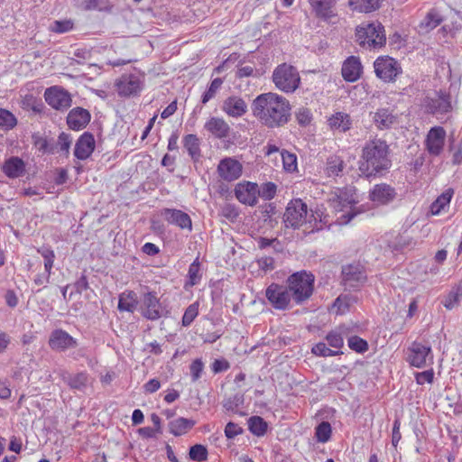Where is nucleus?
<instances>
[{"instance_id":"obj_1","label":"nucleus","mask_w":462,"mask_h":462,"mask_svg":"<svg viewBox=\"0 0 462 462\" xmlns=\"http://www.w3.org/2000/svg\"><path fill=\"white\" fill-rule=\"evenodd\" d=\"M251 109L253 116L268 129L282 128L291 118V106L289 100L273 92L257 96L253 100Z\"/></svg>"},{"instance_id":"obj_2","label":"nucleus","mask_w":462,"mask_h":462,"mask_svg":"<svg viewBox=\"0 0 462 462\" xmlns=\"http://www.w3.org/2000/svg\"><path fill=\"white\" fill-rule=\"evenodd\" d=\"M392 164L391 150L386 141L374 139L367 142L362 149L358 171L365 179H377L385 176Z\"/></svg>"},{"instance_id":"obj_3","label":"nucleus","mask_w":462,"mask_h":462,"mask_svg":"<svg viewBox=\"0 0 462 462\" xmlns=\"http://www.w3.org/2000/svg\"><path fill=\"white\" fill-rule=\"evenodd\" d=\"M323 213L320 210L312 212L308 215V206L300 199H292L289 202L283 214V223L286 227L298 229L304 223L310 224V232L319 231L322 229L321 223H327L322 219Z\"/></svg>"},{"instance_id":"obj_4","label":"nucleus","mask_w":462,"mask_h":462,"mask_svg":"<svg viewBox=\"0 0 462 462\" xmlns=\"http://www.w3.org/2000/svg\"><path fill=\"white\" fill-rule=\"evenodd\" d=\"M315 276L306 270L295 272L288 276L286 284L292 300L300 305L308 300L314 291Z\"/></svg>"},{"instance_id":"obj_5","label":"nucleus","mask_w":462,"mask_h":462,"mask_svg":"<svg viewBox=\"0 0 462 462\" xmlns=\"http://www.w3.org/2000/svg\"><path fill=\"white\" fill-rule=\"evenodd\" d=\"M356 40L362 47L382 48L386 43L384 26L378 21L362 23L356 29Z\"/></svg>"},{"instance_id":"obj_6","label":"nucleus","mask_w":462,"mask_h":462,"mask_svg":"<svg viewBox=\"0 0 462 462\" xmlns=\"http://www.w3.org/2000/svg\"><path fill=\"white\" fill-rule=\"evenodd\" d=\"M421 107L425 114L442 120L444 116L452 111L451 95L445 90L435 91L433 95L427 94L421 100Z\"/></svg>"},{"instance_id":"obj_7","label":"nucleus","mask_w":462,"mask_h":462,"mask_svg":"<svg viewBox=\"0 0 462 462\" xmlns=\"http://www.w3.org/2000/svg\"><path fill=\"white\" fill-rule=\"evenodd\" d=\"M273 82L275 87L284 93H293L299 88L300 77L298 69L288 63L278 65L273 72Z\"/></svg>"},{"instance_id":"obj_8","label":"nucleus","mask_w":462,"mask_h":462,"mask_svg":"<svg viewBox=\"0 0 462 462\" xmlns=\"http://www.w3.org/2000/svg\"><path fill=\"white\" fill-rule=\"evenodd\" d=\"M141 314L146 319L154 321L161 318H169L171 308L165 300L158 298L156 291H147L142 295Z\"/></svg>"},{"instance_id":"obj_9","label":"nucleus","mask_w":462,"mask_h":462,"mask_svg":"<svg viewBox=\"0 0 462 462\" xmlns=\"http://www.w3.org/2000/svg\"><path fill=\"white\" fill-rule=\"evenodd\" d=\"M374 69L376 77L385 83L396 81L402 73L399 61L388 55L378 57L374 62Z\"/></svg>"},{"instance_id":"obj_10","label":"nucleus","mask_w":462,"mask_h":462,"mask_svg":"<svg viewBox=\"0 0 462 462\" xmlns=\"http://www.w3.org/2000/svg\"><path fill=\"white\" fill-rule=\"evenodd\" d=\"M265 297L274 310H286L291 308L292 298L287 284L272 282L265 290Z\"/></svg>"},{"instance_id":"obj_11","label":"nucleus","mask_w":462,"mask_h":462,"mask_svg":"<svg viewBox=\"0 0 462 462\" xmlns=\"http://www.w3.org/2000/svg\"><path fill=\"white\" fill-rule=\"evenodd\" d=\"M46 103L53 109L64 112L72 105L71 94L60 86H52L45 89Z\"/></svg>"},{"instance_id":"obj_12","label":"nucleus","mask_w":462,"mask_h":462,"mask_svg":"<svg viewBox=\"0 0 462 462\" xmlns=\"http://www.w3.org/2000/svg\"><path fill=\"white\" fill-rule=\"evenodd\" d=\"M408 363L414 367L423 368L433 364V354L430 346L414 341L408 348Z\"/></svg>"},{"instance_id":"obj_13","label":"nucleus","mask_w":462,"mask_h":462,"mask_svg":"<svg viewBox=\"0 0 462 462\" xmlns=\"http://www.w3.org/2000/svg\"><path fill=\"white\" fill-rule=\"evenodd\" d=\"M366 273L360 263H350L342 267V282L346 288L356 291L366 281Z\"/></svg>"},{"instance_id":"obj_14","label":"nucleus","mask_w":462,"mask_h":462,"mask_svg":"<svg viewBox=\"0 0 462 462\" xmlns=\"http://www.w3.org/2000/svg\"><path fill=\"white\" fill-rule=\"evenodd\" d=\"M368 198L377 207L387 206L395 200L397 191L390 184L383 182L374 185L369 190Z\"/></svg>"},{"instance_id":"obj_15","label":"nucleus","mask_w":462,"mask_h":462,"mask_svg":"<svg viewBox=\"0 0 462 462\" xmlns=\"http://www.w3.org/2000/svg\"><path fill=\"white\" fill-rule=\"evenodd\" d=\"M48 344L52 350L59 352L76 348L79 345L76 338L61 328H57L51 331Z\"/></svg>"},{"instance_id":"obj_16","label":"nucleus","mask_w":462,"mask_h":462,"mask_svg":"<svg viewBox=\"0 0 462 462\" xmlns=\"http://www.w3.org/2000/svg\"><path fill=\"white\" fill-rule=\"evenodd\" d=\"M446 131L442 126H433L428 132L425 139V146L428 152L433 156H439L444 148Z\"/></svg>"},{"instance_id":"obj_17","label":"nucleus","mask_w":462,"mask_h":462,"mask_svg":"<svg viewBox=\"0 0 462 462\" xmlns=\"http://www.w3.org/2000/svg\"><path fill=\"white\" fill-rule=\"evenodd\" d=\"M259 187L254 182H240L235 188V196L239 202L254 206L258 202Z\"/></svg>"},{"instance_id":"obj_18","label":"nucleus","mask_w":462,"mask_h":462,"mask_svg":"<svg viewBox=\"0 0 462 462\" xmlns=\"http://www.w3.org/2000/svg\"><path fill=\"white\" fill-rule=\"evenodd\" d=\"M90 120V112L81 106L72 108L66 117L67 125L72 131L83 130L89 124Z\"/></svg>"},{"instance_id":"obj_19","label":"nucleus","mask_w":462,"mask_h":462,"mask_svg":"<svg viewBox=\"0 0 462 462\" xmlns=\"http://www.w3.org/2000/svg\"><path fill=\"white\" fill-rule=\"evenodd\" d=\"M161 216L171 225L177 226L180 229L192 230V220L189 215L180 209L165 208L162 209Z\"/></svg>"},{"instance_id":"obj_20","label":"nucleus","mask_w":462,"mask_h":462,"mask_svg":"<svg viewBox=\"0 0 462 462\" xmlns=\"http://www.w3.org/2000/svg\"><path fill=\"white\" fill-rule=\"evenodd\" d=\"M242 164L237 160L227 157L219 162L217 172L223 180L233 181L242 175Z\"/></svg>"},{"instance_id":"obj_21","label":"nucleus","mask_w":462,"mask_h":462,"mask_svg":"<svg viewBox=\"0 0 462 462\" xmlns=\"http://www.w3.org/2000/svg\"><path fill=\"white\" fill-rule=\"evenodd\" d=\"M95 147L96 141L93 134L84 132L75 143L74 156L79 160L85 161L91 156Z\"/></svg>"},{"instance_id":"obj_22","label":"nucleus","mask_w":462,"mask_h":462,"mask_svg":"<svg viewBox=\"0 0 462 462\" xmlns=\"http://www.w3.org/2000/svg\"><path fill=\"white\" fill-rule=\"evenodd\" d=\"M362 73L363 66L358 57L349 56L343 62L341 74L346 82L353 83L357 81L360 79Z\"/></svg>"},{"instance_id":"obj_23","label":"nucleus","mask_w":462,"mask_h":462,"mask_svg":"<svg viewBox=\"0 0 462 462\" xmlns=\"http://www.w3.org/2000/svg\"><path fill=\"white\" fill-rule=\"evenodd\" d=\"M222 110L232 117H241L247 112L245 101L237 96H230L223 101Z\"/></svg>"},{"instance_id":"obj_24","label":"nucleus","mask_w":462,"mask_h":462,"mask_svg":"<svg viewBox=\"0 0 462 462\" xmlns=\"http://www.w3.org/2000/svg\"><path fill=\"white\" fill-rule=\"evenodd\" d=\"M204 128L217 139L227 138L231 128L229 125L220 117L212 116L204 125Z\"/></svg>"},{"instance_id":"obj_25","label":"nucleus","mask_w":462,"mask_h":462,"mask_svg":"<svg viewBox=\"0 0 462 462\" xmlns=\"http://www.w3.org/2000/svg\"><path fill=\"white\" fill-rule=\"evenodd\" d=\"M25 168V162L18 156H11L7 158L2 165L3 172L9 179H16L23 176L26 171Z\"/></svg>"},{"instance_id":"obj_26","label":"nucleus","mask_w":462,"mask_h":462,"mask_svg":"<svg viewBox=\"0 0 462 462\" xmlns=\"http://www.w3.org/2000/svg\"><path fill=\"white\" fill-rule=\"evenodd\" d=\"M316 17L325 21L335 16L336 0H308Z\"/></svg>"},{"instance_id":"obj_27","label":"nucleus","mask_w":462,"mask_h":462,"mask_svg":"<svg viewBox=\"0 0 462 462\" xmlns=\"http://www.w3.org/2000/svg\"><path fill=\"white\" fill-rule=\"evenodd\" d=\"M119 96L130 97L141 91V81L136 76L123 77L116 83Z\"/></svg>"},{"instance_id":"obj_28","label":"nucleus","mask_w":462,"mask_h":462,"mask_svg":"<svg viewBox=\"0 0 462 462\" xmlns=\"http://www.w3.org/2000/svg\"><path fill=\"white\" fill-rule=\"evenodd\" d=\"M373 120L380 130L389 129L396 123L397 116L389 107H381L376 110Z\"/></svg>"},{"instance_id":"obj_29","label":"nucleus","mask_w":462,"mask_h":462,"mask_svg":"<svg viewBox=\"0 0 462 462\" xmlns=\"http://www.w3.org/2000/svg\"><path fill=\"white\" fill-rule=\"evenodd\" d=\"M61 378L65 383H67L70 389L84 391L88 383L89 375L87 372H79L71 374L68 372L61 374Z\"/></svg>"},{"instance_id":"obj_30","label":"nucleus","mask_w":462,"mask_h":462,"mask_svg":"<svg viewBox=\"0 0 462 462\" xmlns=\"http://www.w3.org/2000/svg\"><path fill=\"white\" fill-rule=\"evenodd\" d=\"M196 425V420L192 419H187L184 417H179L175 420H171L168 423L169 431L175 437H180L186 434Z\"/></svg>"},{"instance_id":"obj_31","label":"nucleus","mask_w":462,"mask_h":462,"mask_svg":"<svg viewBox=\"0 0 462 462\" xmlns=\"http://www.w3.org/2000/svg\"><path fill=\"white\" fill-rule=\"evenodd\" d=\"M182 143L191 160L198 162L201 157L199 138L194 134H189L183 137Z\"/></svg>"},{"instance_id":"obj_32","label":"nucleus","mask_w":462,"mask_h":462,"mask_svg":"<svg viewBox=\"0 0 462 462\" xmlns=\"http://www.w3.org/2000/svg\"><path fill=\"white\" fill-rule=\"evenodd\" d=\"M138 305L137 295L134 291L126 290L119 294L117 309L119 311L133 313Z\"/></svg>"},{"instance_id":"obj_33","label":"nucleus","mask_w":462,"mask_h":462,"mask_svg":"<svg viewBox=\"0 0 462 462\" xmlns=\"http://www.w3.org/2000/svg\"><path fill=\"white\" fill-rule=\"evenodd\" d=\"M328 125L331 129H337L345 133L351 128L352 120L348 114L337 112L329 117Z\"/></svg>"},{"instance_id":"obj_34","label":"nucleus","mask_w":462,"mask_h":462,"mask_svg":"<svg viewBox=\"0 0 462 462\" xmlns=\"http://www.w3.org/2000/svg\"><path fill=\"white\" fill-rule=\"evenodd\" d=\"M383 0H348V5L353 11L371 13L381 7Z\"/></svg>"},{"instance_id":"obj_35","label":"nucleus","mask_w":462,"mask_h":462,"mask_svg":"<svg viewBox=\"0 0 462 462\" xmlns=\"http://www.w3.org/2000/svg\"><path fill=\"white\" fill-rule=\"evenodd\" d=\"M247 424L249 431L256 437H263L267 433L268 423L261 416H251L247 420Z\"/></svg>"},{"instance_id":"obj_36","label":"nucleus","mask_w":462,"mask_h":462,"mask_svg":"<svg viewBox=\"0 0 462 462\" xmlns=\"http://www.w3.org/2000/svg\"><path fill=\"white\" fill-rule=\"evenodd\" d=\"M454 189L449 188L440 194L437 199L430 205L432 215H439L445 207L448 206L453 197Z\"/></svg>"},{"instance_id":"obj_37","label":"nucleus","mask_w":462,"mask_h":462,"mask_svg":"<svg viewBox=\"0 0 462 462\" xmlns=\"http://www.w3.org/2000/svg\"><path fill=\"white\" fill-rule=\"evenodd\" d=\"M200 273V263L199 257H197L193 263H190L188 271V281L185 282V288L192 287L199 283L201 280Z\"/></svg>"},{"instance_id":"obj_38","label":"nucleus","mask_w":462,"mask_h":462,"mask_svg":"<svg viewBox=\"0 0 462 462\" xmlns=\"http://www.w3.org/2000/svg\"><path fill=\"white\" fill-rule=\"evenodd\" d=\"M32 144L42 154L54 153V150H55L54 144H50L47 138L42 136L39 133L32 134Z\"/></svg>"},{"instance_id":"obj_39","label":"nucleus","mask_w":462,"mask_h":462,"mask_svg":"<svg viewBox=\"0 0 462 462\" xmlns=\"http://www.w3.org/2000/svg\"><path fill=\"white\" fill-rule=\"evenodd\" d=\"M17 125V118L9 110L0 108V128L5 131L14 129Z\"/></svg>"},{"instance_id":"obj_40","label":"nucleus","mask_w":462,"mask_h":462,"mask_svg":"<svg viewBox=\"0 0 462 462\" xmlns=\"http://www.w3.org/2000/svg\"><path fill=\"white\" fill-rule=\"evenodd\" d=\"M245 402V397L243 393H236L233 396L226 398L223 401V407L227 411H232L234 413H238L237 408L242 406ZM240 415H245L244 412H239Z\"/></svg>"},{"instance_id":"obj_41","label":"nucleus","mask_w":462,"mask_h":462,"mask_svg":"<svg viewBox=\"0 0 462 462\" xmlns=\"http://www.w3.org/2000/svg\"><path fill=\"white\" fill-rule=\"evenodd\" d=\"M345 163L340 157L333 155L327 159V172L329 176H339L344 170Z\"/></svg>"},{"instance_id":"obj_42","label":"nucleus","mask_w":462,"mask_h":462,"mask_svg":"<svg viewBox=\"0 0 462 462\" xmlns=\"http://www.w3.org/2000/svg\"><path fill=\"white\" fill-rule=\"evenodd\" d=\"M223 82L224 80L221 78H216L210 82L209 86L201 96V103L203 105H206L209 100L215 97L217 92L221 88Z\"/></svg>"},{"instance_id":"obj_43","label":"nucleus","mask_w":462,"mask_h":462,"mask_svg":"<svg viewBox=\"0 0 462 462\" xmlns=\"http://www.w3.org/2000/svg\"><path fill=\"white\" fill-rule=\"evenodd\" d=\"M332 432L331 425L328 421H321L315 428V437L318 442L326 443L330 439Z\"/></svg>"},{"instance_id":"obj_44","label":"nucleus","mask_w":462,"mask_h":462,"mask_svg":"<svg viewBox=\"0 0 462 462\" xmlns=\"http://www.w3.org/2000/svg\"><path fill=\"white\" fill-rule=\"evenodd\" d=\"M208 451L206 446L202 444H195L189 449V457L196 462H203L208 459Z\"/></svg>"},{"instance_id":"obj_45","label":"nucleus","mask_w":462,"mask_h":462,"mask_svg":"<svg viewBox=\"0 0 462 462\" xmlns=\"http://www.w3.org/2000/svg\"><path fill=\"white\" fill-rule=\"evenodd\" d=\"M281 155L284 171L287 172L297 171V155L284 149L281 152Z\"/></svg>"},{"instance_id":"obj_46","label":"nucleus","mask_w":462,"mask_h":462,"mask_svg":"<svg viewBox=\"0 0 462 462\" xmlns=\"http://www.w3.org/2000/svg\"><path fill=\"white\" fill-rule=\"evenodd\" d=\"M347 345L351 350L358 354H364L369 349L368 342L358 336H351L348 337Z\"/></svg>"},{"instance_id":"obj_47","label":"nucleus","mask_w":462,"mask_h":462,"mask_svg":"<svg viewBox=\"0 0 462 462\" xmlns=\"http://www.w3.org/2000/svg\"><path fill=\"white\" fill-rule=\"evenodd\" d=\"M199 307V302L195 301L185 310L184 314L181 319V325L183 327L190 326L191 323L194 321V319L198 317Z\"/></svg>"},{"instance_id":"obj_48","label":"nucleus","mask_w":462,"mask_h":462,"mask_svg":"<svg viewBox=\"0 0 462 462\" xmlns=\"http://www.w3.org/2000/svg\"><path fill=\"white\" fill-rule=\"evenodd\" d=\"M312 353L318 356H335L343 354L342 351L339 350H332L327 346V344L324 342H319L312 347Z\"/></svg>"},{"instance_id":"obj_49","label":"nucleus","mask_w":462,"mask_h":462,"mask_svg":"<svg viewBox=\"0 0 462 462\" xmlns=\"http://www.w3.org/2000/svg\"><path fill=\"white\" fill-rule=\"evenodd\" d=\"M38 253L41 254L44 259V269L46 273H51L55 258L53 250L50 246H42L38 249Z\"/></svg>"},{"instance_id":"obj_50","label":"nucleus","mask_w":462,"mask_h":462,"mask_svg":"<svg viewBox=\"0 0 462 462\" xmlns=\"http://www.w3.org/2000/svg\"><path fill=\"white\" fill-rule=\"evenodd\" d=\"M443 22L442 16L436 10H430L425 16L422 25L432 30L438 27Z\"/></svg>"},{"instance_id":"obj_51","label":"nucleus","mask_w":462,"mask_h":462,"mask_svg":"<svg viewBox=\"0 0 462 462\" xmlns=\"http://www.w3.org/2000/svg\"><path fill=\"white\" fill-rule=\"evenodd\" d=\"M295 118H296L297 123L301 127H306L310 125V123L313 119V116H312L311 111L309 108L300 107L295 112Z\"/></svg>"},{"instance_id":"obj_52","label":"nucleus","mask_w":462,"mask_h":462,"mask_svg":"<svg viewBox=\"0 0 462 462\" xmlns=\"http://www.w3.org/2000/svg\"><path fill=\"white\" fill-rule=\"evenodd\" d=\"M277 186L275 183L268 181L263 183L259 188L258 197L263 198L265 200H271L276 195Z\"/></svg>"},{"instance_id":"obj_53","label":"nucleus","mask_w":462,"mask_h":462,"mask_svg":"<svg viewBox=\"0 0 462 462\" xmlns=\"http://www.w3.org/2000/svg\"><path fill=\"white\" fill-rule=\"evenodd\" d=\"M85 10H97V11H111L109 6V0H85Z\"/></svg>"},{"instance_id":"obj_54","label":"nucleus","mask_w":462,"mask_h":462,"mask_svg":"<svg viewBox=\"0 0 462 462\" xmlns=\"http://www.w3.org/2000/svg\"><path fill=\"white\" fill-rule=\"evenodd\" d=\"M189 370L192 382H197L201 377L204 363L200 358H197L190 364Z\"/></svg>"},{"instance_id":"obj_55","label":"nucleus","mask_w":462,"mask_h":462,"mask_svg":"<svg viewBox=\"0 0 462 462\" xmlns=\"http://www.w3.org/2000/svg\"><path fill=\"white\" fill-rule=\"evenodd\" d=\"M328 344L334 348H341L344 346V339L341 334L337 331L332 330L326 336Z\"/></svg>"},{"instance_id":"obj_56","label":"nucleus","mask_w":462,"mask_h":462,"mask_svg":"<svg viewBox=\"0 0 462 462\" xmlns=\"http://www.w3.org/2000/svg\"><path fill=\"white\" fill-rule=\"evenodd\" d=\"M224 432L227 439H233L236 436L243 434L244 429L240 427L238 424L233 421H229L226 425Z\"/></svg>"},{"instance_id":"obj_57","label":"nucleus","mask_w":462,"mask_h":462,"mask_svg":"<svg viewBox=\"0 0 462 462\" xmlns=\"http://www.w3.org/2000/svg\"><path fill=\"white\" fill-rule=\"evenodd\" d=\"M73 29V23L70 20L54 21L51 31L57 33H64Z\"/></svg>"},{"instance_id":"obj_58","label":"nucleus","mask_w":462,"mask_h":462,"mask_svg":"<svg viewBox=\"0 0 462 462\" xmlns=\"http://www.w3.org/2000/svg\"><path fill=\"white\" fill-rule=\"evenodd\" d=\"M260 270L264 273L273 271L275 269V261L272 256H263L256 260Z\"/></svg>"},{"instance_id":"obj_59","label":"nucleus","mask_w":462,"mask_h":462,"mask_svg":"<svg viewBox=\"0 0 462 462\" xmlns=\"http://www.w3.org/2000/svg\"><path fill=\"white\" fill-rule=\"evenodd\" d=\"M416 383L418 384H424L425 383H431L434 379V372L432 369L417 373L415 375Z\"/></svg>"},{"instance_id":"obj_60","label":"nucleus","mask_w":462,"mask_h":462,"mask_svg":"<svg viewBox=\"0 0 462 462\" xmlns=\"http://www.w3.org/2000/svg\"><path fill=\"white\" fill-rule=\"evenodd\" d=\"M230 367V364L227 360L224 358L215 359L211 365V369L214 374H219L228 370Z\"/></svg>"},{"instance_id":"obj_61","label":"nucleus","mask_w":462,"mask_h":462,"mask_svg":"<svg viewBox=\"0 0 462 462\" xmlns=\"http://www.w3.org/2000/svg\"><path fill=\"white\" fill-rule=\"evenodd\" d=\"M58 144L60 145L61 151H65L67 153H69V150L71 144L70 134L65 132L60 133L58 137Z\"/></svg>"},{"instance_id":"obj_62","label":"nucleus","mask_w":462,"mask_h":462,"mask_svg":"<svg viewBox=\"0 0 462 462\" xmlns=\"http://www.w3.org/2000/svg\"><path fill=\"white\" fill-rule=\"evenodd\" d=\"M74 288L75 292L78 294H81L89 288L88 278L84 273L75 282Z\"/></svg>"},{"instance_id":"obj_63","label":"nucleus","mask_w":462,"mask_h":462,"mask_svg":"<svg viewBox=\"0 0 462 462\" xmlns=\"http://www.w3.org/2000/svg\"><path fill=\"white\" fill-rule=\"evenodd\" d=\"M276 208L273 203L265 204L263 207L262 214L264 222L271 223L273 215L275 214Z\"/></svg>"},{"instance_id":"obj_64","label":"nucleus","mask_w":462,"mask_h":462,"mask_svg":"<svg viewBox=\"0 0 462 462\" xmlns=\"http://www.w3.org/2000/svg\"><path fill=\"white\" fill-rule=\"evenodd\" d=\"M452 164L453 165H461L462 164V139L458 142L457 145V149L452 156Z\"/></svg>"}]
</instances>
